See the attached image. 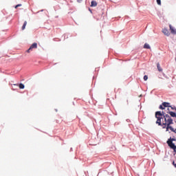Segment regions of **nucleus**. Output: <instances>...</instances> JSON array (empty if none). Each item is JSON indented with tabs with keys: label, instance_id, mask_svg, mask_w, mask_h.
Here are the masks:
<instances>
[{
	"label": "nucleus",
	"instance_id": "f257e3e1",
	"mask_svg": "<svg viewBox=\"0 0 176 176\" xmlns=\"http://www.w3.org/2000/svg\"><path fill=\"white\" fill-rule=\"evenodd\" d=\"M173 141H176V139L170 138V140H168L167 141V144H168V146H170V148H171V149H173V151H175L176 152V145H175V144H174L173 142Z\"/></svg>",
	"mask_w": 176,
	"mask_h": 176
},
{
	"label": "nucleus",
	"instance_id": "f03ea898",
	"mask_svg": "<svg viewBox=\"0 0 176 176\" xmlns=\"http://www.w3.org/2000/svg\"><path fill=\"white\" fill-rule=\"evenodd\" d=\"M170 107H171V105H170V103L167 102H162V104H161L160 106V109H164V108H170Z\"/></svg>",
	"mask_w": 176,
	"mask_h": 176
},
{
	"label": "nucleus",
	"instance_id": "7ed1b4c3",
	"mask_svg": "<svg viewBox=\"0 0 176 176\" xmlns=\"http://www.w3.org/2000/svg\"><path fill=\"white\" fill-rule=\"evenodd\" d=\"M38 47V44L36 43H34L30 48L27 50L28 53H31V51H32V49H36Z\"/></svg>",
	"mask_w": 176,
	"mask_h": 176
},
{
	"label": "nucleus",
	"instance_id": "20e7f679",
	"mask_svg": "<svg viewBox=\"0 0 176 176\" xmlns=\"http://www.w3.org/2000/svg\"><path fill=\"white\" fill-rule=\"evenodd\" d=\"M169 28H170L171 34H173V35H176V30L174 28V27H173L171 25H170Z\"/></svg>",
	"mask_w": 176,
	"mask_h": 176
},
{
	"label": "nucleus",
	"instance_id": "39448f33",
	"mask_svg": "<svg viewBox=\"0 0 176 176\" xmlns=\"http://www.w3.org/2000/svg\"><path fill=\"white\" fill-rule=\"evenodd\" d=\"M162 32L164 35H166V36H170V32H168V30L166 28H164L162 30Z\"/></svg>",
	"mask_w": 176,
	"mask_h": 176
},
{
	"label": "nucleus",
	"instance_id": "423d86ee",
	"mask_svg": "<svg viewBox=\"0 0 176 176\" xmlns=\"http://www.w3.org/2000/svg\"><path fill=\"white\" fill-rule=\"evenodd\" d=\"M97 5H98V3L96 1H92L91 2V8H96V6H97Z\"/></svg>",
	"mask_w": 176,
	"mask_h": 176
},
{
	"label": "nucleus",
	"instance_id": "0eeeda50",
	"mask_svg": "<svg viewBox=\"0 0 176 176\" xmlns=\"http://www.w3.org/2000/svg\"><path fill=\"white\" fill-rule=\"evenodd\" d=\"M157 68L159 72H162V71H163V69L162 68V67H160V63H157Z\"/></svg>",
	"mask_w": 176,
	"mask_h": 176
},
{
	"label": "nucleus",
	"instance_id": "6e6552de",
	"mask_svg": "<svg viewBox=\"0 0 176 176\" xmlns=\"http://www.w3.org/2000/svg\"><path fill=\"white\" fill-rule=\"evenodd\" d=\"M27 26V21H24V23L22 26V30L24 31V30H25V27Z\"/></svg>",
	"mask_w": 176,
	"mask_h": 176
},
{
	"label": "nucleus",
	"instance_id": "1a4fd4ad",
	"mask_svg": "<svg viewBox=\"0 0 176 176\" xmlns=\"http://www.w3.org/2000/svg\"><path fill=\"white\" fill-rule=\"evenodd\" d=\"M169 115H170V116H172V118H176V113L173 111H170Z\"/></svg>",
	"mask_w": 176,
	"mask_h": 176
},
{
	"label": "nucleus",
	"instance_id": "9d476101",
	"mask_svg": "<svg viewBox=\"0 0 176 176\" xmlns=\"http://www.w3.org/2000/svg\"><path fill=\"white\" fill-rule=\"evenodd\" d=\"M144 49H151V46L148 43H145L144 45Z\"/></svg>",
	"mask_w": 176,
	"mask_h": 176
},
{
	"label": "nucleus",
	"instance_id": "9b49d317",
	"mask_svg": "<svg viewBox=\"0 0 176 176\" xmlns=\"http://www.w3.org/2000/svg\"><path fill=\"white\" fill-rule=\"evenodd\" d=\"M24 87H25L24 84L23 83L19 84V89H24Z\"/></svg>",
	"mask_w": 176,
	"mask_h": 176
},
{
	"label": "nucleus",
	"instance_id": "f8f14e48",
	"mask_svg": "<svg viewBox=\"0 0 176 176\" xmlns=\"http://www.w3.org/2000/svg\"><path fill=\"white\" fill-rule=\"evenodd\" d=\"M157 5H159L160 6H162V0H157Z\"/></svg>",
	"mask_w": 176,
	"mask_h": 176
},
{
	"label": "nucleus",
	"instance_id": "ddd939ff",
	"mask_svg": "<svg viewBox=\"0 0 176 176\" xmlns=\"http://www.w3.org/2000/svg\"><path fill=\"white\" fill-rule=\"evenodd\" d=\"M144 80H148V76L145 75L144 76Z\"/></svg>",
	"mask_w": 176,
	"mask_h": 176
},
{
	"label": "nucleus",
	"instance_id": "4468645a",
	"mask_svg": "<svg viewBox=\"0 0 176 176\" xmlns=\"http://www.w3.org/2000/svg\"><path fill=\"white\" fill-rule=\"evenodd\" d=\"M21 6V4H18L15 6V9H17L19 7Z\"/></svg>",
	"mask_w": 176,
	"mask_h": 176
},
{
	"label": "nucleus",
	"instance_id": "2eb2a0df",
	"mask_svg": "<svg viewBox=\"0 0 176 176\" xmlns=\"http://www.w3.org/2000/svg\"><path fill=\"white\" fill-rule=\"evenodd\" d=\"M173 166H175V167H176V163H175V162H173Z\"/></svg>",
	"mask_w": 176,
	"mask_h": 176
},
{
	"label": "nucleus",
	"instance_id": "dca6fc26",
	"mask_svg": "<svg viewBox=\"0 0 176 176\" xmlns=\"http://www.w3.org/2000/svg\"><path fill=\"white\" fill-rule=\"evenodd\" d=\"M169 108H171V109H175V107H170Z\"/></svg>",
	"mask_w": 176,
	"mask_h": 176
},
{
	"label": "nucleus",
	"instance_id": "f3484780",
	"mask_svg": "<svg viewBox=\"0 0 176 176\" xmlns=\"http://www.w3.org/2000/svg\"><path fill=\"white\" fill-rule=\"evenodd\" d=\"M82 0H77V2L80 3Z\"/></svg>",
	"mask_w": 176,
	"mask_h": 176
},
{
	"label": "nucleus",
	"instance_id": "a211bd4d",
	"mask_svg": "<svg viewBox=\"0 0 176 176\" xmlns=\"http://www.w3.org/2000/svg\"><path fill=\"white\" fill-rule=\"evenodd\" d=\"M175 110L176 111V107H175Z\"/></svg>",
	"mask_w": 176,
	"mask_h": 176
}]
</instances>
